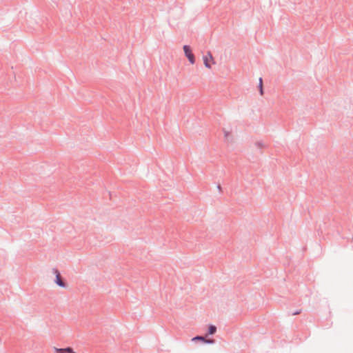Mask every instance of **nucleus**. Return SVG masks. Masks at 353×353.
<instances>
[{"label": "nucleus", "mask_w": 353, "mask_h": 353, "mask_svg": "<svg viewBox=\"0 0 353 353\" xmlns=\"http://www.w3.org/2000/svg\"><path fill=\"white\" fill-rule=\"evenodd\" d=\"M259 92H260L261 95H263V79L261 77L259 78Z\"/></svg>", "instance_id": "obj_6"}, {"label": "nucleus", "mask_w": 353, "mask_h": 353, "mask_svg": "<svg viewBox=\"0 0 353 353\" xmlns=\"http://www.w3.org/2000/svg\"><path fill=\"white\" fill-rule=\"evenodd\" d=\"M216 188H217V189L219 190V192H221V190H222V188H221V185H220V184H218V185H217V186H216Z\"/></svg>", "instance_id": "obj_9"}, {"label": "nucleus", "mask_w": 353, "mask_h": 353, "mask_svg": "<svg viewBox=\"0 0 353 353\" xmlns=\"http://www.w3.org/2000/svg\"><path fill=\"white\" fill-rule=\"evenodd\" d=\"M216 327L214 325H210L209 327V334H214L216 332Z\"/></svg>", "instance_id": "obj_7"}, {"label": "nucleus", "mask_w": 353, "mask_h": 353, "mask_svg": "<svg viewBox=\"0 0 353 353\" xmlns=\"http://www.w3.org/2000/svg\"><path fill=\"white\" fill-rule=\"evenodd\" d=\"M255 145L257 148L260 149L263 148L265 146L264 143L262 141H257L255 143Z\"/></svg>", "instance_id": "obj_8"}, {"label": "nucleus", "mask_w": 353, "mask_h": 353, "mask_svg": "<svg viewBox=\"0 0 353 353\" xmlns=\"http://www.w3.org/2000/svg\"><path fill=\"white\" fill-rule=\"evenodd\" d=\"M192 341H204V342H207V343H212L213 342L212 340L206 341L204 339V337H203V336H195V337L192 338Z\"/></svg>", "instance_id": "obj_5"}, {"label": "nucleus", "mask_w": 353, "mask_h": 353, "mask_svg": "<svg viewBox=\"0 0 353 353\" xmlns=\"http://www.w3.org/2000/svg\"><path fill=\"white\" fill-rule=\"evenodd\" d=\"M52 272L55 275L56 279L54 280V282L56 283V284L61 288H65L66 284L63 281L59 271L57 269L54 268L52 269Z\"/></svg>", "instance_id": "obj_2"}, {"label": "nucleus", "mask_w": 353, "mask_h": 353, "mask_svg": "<svg viewBox=\"0 0 353 353\" xmlns=\"http://www.w3.org/2000/svg\"><path fill=\"white\" fill-rule=\"evenodd\" d=\"M183 51L185 57L188 58V61L191 64H194L195 63L194 55L192 52V49L190 46L185 45L183 46Z\"/></svg>", "instance_id": "obj_1"}, {"label": "nucleus", "mask_w": 353, "mask_h": 353, "mask_svg": "<svg viewBox=\"0 0 353 353\" xmlns=\"http://www.w3.org/2000/svg\"><path fill=\"white\" fill-rule=\"evenodd\" d=\"M55 352L57 353H70V352H72V349L71 347L55 348Z\"/></svg>", "instance_id": "obj_4"}, {"label": "nucleus", "mask_w": 353, "mask_h": 353, "mask_svg": "<svg viewBox=\"0 0 353 353\" xmlns=\"http://www.w3.org/2000/svg\"><path fill=\"white\" fill-rule=\"evenodd\" d=\"M301 311L299 310H297V311H296L295 312H294L292 314H293V315L299 314L301 313Z\"/></svg>", "instance_id": "obj_10"}, {"label": "nucleus", "mask_w": 353, "mask_h": 353, "mask_svg": "<svg viewBox=\"0 0 353 353\" xmlns=\"http://www.w3.org/2000/svg\"><path fill=\"white\" fill-rule=\"evenodd\" d=\"M70 353H76V352H74L72 350V352H70Z\"/></svg>", "instance_id": "obj_12"}, {"label": "nucleus", "mask_w": 353, "mask_h": 353, "mask_svg": "<svg viewBox=\"0 0 353 353\" xmlns=\"http://www.w3.org/2000/svg\"><path fill=\"white\" fill-rule=\"evenodd\" d=\"M203 63H204L205 66L207 68H211V64L210 63V61H213L214 60L213 57H212L211 52H208V54L203 56Z\"/></svg>", "instance_id": "obj_3"}, {"label": "nucleus", "mask_w": 353, "mask_h": 353, "mask_svg": "<svg viewBox=\"0 0 353 353\" xmlns=\"http://www.w3.org/2000/svg\"><path fill=\"white\" fill-rule=\"evenodd\" d=\"M224 133H225V137H228V134H229V132H226V131H224Z\"/></svg>", "instance_id": "obj_11"}]
</instances>
